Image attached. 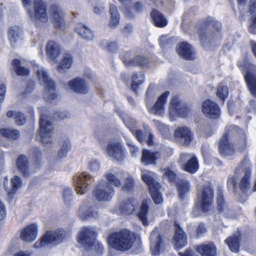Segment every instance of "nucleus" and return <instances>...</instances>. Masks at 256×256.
<instances>
[{
	"instance_id": "nucleus-31",
	"label": "nucleus",
	"mask_w": 256,
	"mask_h": 256,
	"mask_svg": "<svg viewBox=\"0 0 256 256\" xmlns=\"http://www.w3.org/2000/svg\"><path fill=\"white\" fill-rule=\"evenodd\" d=\"M11 186L9 188L7 186L8 179L7 177H5L4 181V186L8 194L14 195L16 193L17 190L20 188L22 185V180L20 178L17 176H13L11 180Z\"/></svg>"
},
{
	"instance_id": "nucleus-9",
	"label": "nucleus",
	"mask_w": 256,
	"mask_h": 256,
	"mask_svg": "<svg viewBox=\"0 0 256 256\" xmlns=\"http://www.w3.org/2000/svg\"><path fill=\"white\" fill-rule=\"evenodd\" d=\"M214 191L210 186H204L198 194V199L200 204L202 210L208 212L213 204Z\"/></svg>"
},
{
	"instance_id": "nucleus-17",
	"label": "nucleus",
	"mask_w": 256,
	"mask_h": 256,
	"mask_svg": "<svg viewBox=\"0 0 256 256\" xmlns=\"http://www.w3.org/2000/svg\"><path fill=\"white\" fill-rule=\"evenodd\" d=\"M46 52L48 60L55 64L61 54L62 47L58 42L50 40L46 44Z\"/></svg>"
},
{
	"instance_id": "nucleus-24",
	"label": "nucleus",
	"mask_w": 256,
	"mask_h": 256,
	"mask_svg": "<svg viewBox=\"0 0 256 256\" xmlns=\"http://www.w3.org/2000/svg\"><path fill=\"white\" fill-rule=\"evenodd\" d=\"M174 224L175 232L173 242L176 248L180 249L184 247L186 245V235L178 224L176 222Z\"/></svg>"
},
{
	"instance_id": "nucleus-29",
	"label": "nucleus",
	"mask_w": 256,
	"mask_h": 256,
	"mask_svg": "<svg viewBox=\"0 0 256 256\" xmlns=\"http://www.w3.org/2000/svg\"><path fill=\"white\" fill-rule=\"evenodd\" d=\"M23 32L22 28L18 26H13L10 27L8 36L12 45L16 46V44L22 39Z\"/></svg>"
},
{
	"instance_id": "nucleus-4",
	"label": "nucleus",
	"mask_w": 256,
	"mask_h": 256,
	"mask_svg": "<svg viewBox=\"0 0 256 256\" xmlns=\"http://www.w3.org/2000/svg\"><path fill=\"white\" fill-rule=\"evenodd\" d=\"M26 11L30 18L36 24H44L48 21V6L43 0H34L32 8H28Z\"/></svg>"
},
{
	"instance_id": "nucleus-27",
	"label": "nucleus",
	"mask_w": 256,
	"mask_h": 256,
	"mask_svg": "<svg viewBox=\"0 0 256 256\" xmlns=\"http://www.w3.org/2000/svg\"><path fill=\"white\" fill-rule=\"evenodd\" d=\"M178 54L183 58L190 60L195 58V52L192 46L187 42L179 44L177 49Z\"/></svg>"
},
{
	"instance_id": "nucleus-34",
	"label": "nucleus",
	"mask_w": 256,
	"mask_h": 256,
	"mask_svg": "<svg viewBox=\"0 0 256 256\" xmlns=\"http://www.w3.org/2000/svg\"><path fill=\"white\" fill-rule=\"evenodd\" d=\"M196 250L202 256H216V246L212 242L198 246Z\"/></svg>"
},
{
	"instance_id": "nucleus-42",
	"label": "nucleus",
	"mask_w": 256,
	"mask_h": 256,
	"mask_svg": "<svg viewBox=\"0 0 256 256\" xmlns=\"http://www.w3.org/2000/svg\"><path fill=\"white\" fill-rule=\"evenodd\" d=\"M176 186L179 196L182 199L190 191V183L186 180H180L176 182Z\"/></svg>"
},
{
	"instance_id": "nucleus-44",
	"label": "nucleus",
	"mask_w": 256,
	"mask_h": 256,
	"mask_svg": "<svg viewBox=\"0 0 256 256\" xmlns=\"http://www.w3.org/2000/svg\"><path fill=\"white\" fill-rule=\"evenodd\" d=\"M132 89L137 93L138 86L144 82V76L142 73H134L132 76Z\"/></svg>"
},
{
	"instance_id": "nucleus-57",
	"label": "nucleus",
	"mask_w": 256,
	"mask_h": 256,
	"mask_svg": "<svg viewBox=\"0 0 256 256\" xmlns=\"http://www.w3.org/2000/svg\"><path fill=\"white\" fill-rule=\"evenodd\" d=\"M72 190L70 188H66L62 192V198L66 204H68L72 200Z\"/></svg>"
},
{
	"instance_id": "nucleus-45",
	"label": "nucleus",
	"mask_w": 256,
	"mask_h": 256,
	"mask_svg": "<svg viewBox=\"0 0 256 256\" xmlns=\"http://www.w3.org/2000/svg\"><path fill=\"white\" fill-rule=\"evenodd\" d=\"M6 116L9 118L15 119L16 122L18 126L23 125L26 121L24 114L20 112L8 110L6 112Z\"/></svg>"
},
{
	"instance_id": "nucleus-23",
	"label": "nucleus",
	"mask_w": 256,
	"mask_h": 256,
	"mask_svg": "<svg viewBox=\"0 0 256 256\" xmlns=\"http://www.w3.org/2000/svg\"><path fill=\"white\" fill-rule=\"evenodd\" d=\"M37 235L38 225L36 224H32L21 230L20 238L24 242H31L36 240Z\"/></svg>"
},
{
	"instance_id": "nucleus-60",
	"label": "nucleus",
	"mask_w": 256,
	"mask_h": 256,
	"mask_svg": "<svg viewBox=\"0 0 256 256\" xmlns=\"http://www.w3.org/2000/svg\"><path fill=\"white\" fill-rule=\"evenodd\" d=\"M208 28L210 30L213 29L218 32L221 29V24L214 19L210 18L208 22Z\"/></svg>"
},
{
	"instance_id": "nucleus-41",
	"label": "nucleus",
	"mask_w": 256,
	"mask_h": 256,
	"mask_svg": "<svg viewBox=\"0 0 256 256\" xmlns=\"http://www.w3.org/2000/svg\"><path fill=\"white\" fill-rule=\"evenodd\" d=\"M149 201L148 200H145L142 202L140 211L138 214V218L144 226L148 225L147 214L148 212V203Z\"/></svg>"
},
{
	"instance_id": "nucleus-35",
	"label": "nucleus",
	"mask_w": 256,
	"mask_h": 256,
	"mask_svg": "<svg viewBox=\"0 0 256 256\" xmlns=\"http://www.w3.org/2000/svg\"><path fill=\"white\" fill-rule=\"evenodd\" d=\"M109 12L110 14L109 26L112 28H116L120 24V15L116 7L113 4H110Z\"/></svg>"
},
{
	"instance_id": "nucleus-51",
	"label": "nucleus",
	"mask_w": 256,
	"mask_h": 256,
	"mask_svg": "<svg viewBox=\"0 0 256 256\" xmlns=\"http://www.w3.org/2000/svg\"><path fill=\"white\" fill-rule=\"evenodd\" d=\"M71 149V144L68 140H63L60 144V148L58 152V156L60 158L66 157L68 151Z\"/></svg>"
},
{
	"instance_id": "nucleus-11",
	"label": "nucleus",
	"mask_w": 256,
	"mask_h": 256,
	"mask_svg": "<svg viewBox=\"0 0 256 256\" xmlns=\"http://www.w3.org/2000/svg\"><path fill=\"white\" fill-rule=\"evenodd\" d=\"M74 184L78 194H84L88 190L92 181V177L86 172L76 174L74 176Z\"/></svg>"
},
{
	"instance_id": "nucleus-30",
	"label": "nucleus",
	"mask_w": 256,
	"mask_h": 256,
	"mask_svg": "<svg viewBox=\"0 0 256 256\" xmlns=\"http://www.w3.org/2000/svg\"><path fill=\"white\" fill-rule=\"evenodd\" d=\"M78 215L82 220H86L92 218H96L98 214L96 208L83 204L78 210Z\"/></svg>"
},
{
	"instance_id": "nucleus-56",
	"label": "nucleus",
	"mask_w": 256,
	"mask_h": 256,
	"mask_svg": "<svg viewBox=\"0 0 256 256\" xmlns=\"http://www.w3.org/2000/svg\"><path fill=\"white\" fill-rule=\"evenodd\" d=\"M134 186V180L131 176H128L124 182L122 189L126 191L132 190Z\"/></svg>"
},
{
	"instance_id": "nucleus-2",
	"label": "nucleus",
	"mask_w": 256,
	"mask_h": 256,
	"mask_svg": "<svg viewBox=\"0 0 256 256\" xmlns=\"http://www.w3.org/2000/svg\"><path fill=\"white\" fill-rule=\"evenodd\" d=\"M252 166L248 158H244L235 168L234 174H230L227 178L228 189L234 192L238 188L242 192L250 188Z\"/></svg>"
},
{
	"instance_id": "nucleus-7",
	"label": "nucleus",
	"mask_w": 256,
	"mask_h": 256,
	"mask_svg": "<svg viewBox=\"0 0 256 256\" xmlns=\"http://www.w3.org/2000/svg\"><path fill=\"white\" fill-rule=\"evenodd\" d=\"M190 110V106L180 101L178 97L172 98L169 106V116L171 120H174L177 116L182 118L186 116Z\"/></svg>"
},
{
	"instance_id": "nucleus-12",
	"label": "nucleus",
	"mask_w": 256,
	"mask_h": 256,
	"mask_svg": "<svg viewBox=\"0 0 256 256\" xmlns=\"http://www.w3.org/2000/svg\"><path fill=\"white\" fill-rule=\"evenodd\" d=\"M113 186H109L105 180H101L96 186L94 194L98 201H109L114 195Z\"/></svg>"
},
{
	"instance_id": "nucleus-20",
	"label": "nucleus",
	"mask_w": 256,
	"mask_h": 256,
	"mask_svg": "<svg viewBox=\"0 0 256 256\" xmlns=\"http://www.w3.org/2000/svg\"><path fill=\"white\" fill-rule=\"evenodd\" d=\"M174 138L178 142L188 146L193 139V134L188 128L179 127L174 130Z\"/></svg>"
},
{
	"instance_id": "nucleus-15",
	"label": "nucleus",
	"mask_w": 256,
	"mask_h": 256,
	"mask_svg": "<svg viewBox=\"0 0 256 256\" xmlns=\"http://www.w3.org/2000/svg\"><path fill=\"white\" fill-rule=\"evenodd\" d=\"M170 92L166 91L160 96L154 106H150L148 100L146 101V106L148 112L156 116H162L164 113V104Z\"/></svg>"
},
{
	"instance_id": "nucleus-13",
	"label": "nucleus",
	"mask_w": 256,
	"mask_h": 256,
	"mask_svg": "<svg viewBox=\"0 0 256 256\" xmlns=\"http://www.w3.org/2000/svg\"><path fill=\"white\" fill-rule=\"evenodd\" d=\"M98 236L96 228L90 226H85L81 228L78 234L77 242L84 248L94 240Z\"/></svg>"
},
{
	"instance_id": "nucleus-14",
	"label": "nucleus",
	"mask_w": 256,
	"mask_h": 256,
	"mask_svg": "<svg viewBox=\"0 0 256 256\" xmlns=\"http://www.w3.org/2000/svg\"><path fill=\"white\" fill-rule=\"evenodd\" d=\"M50 18L56 28L64 29L65 27L64 12L58 6L54 4L50 6L49 10Z\"/></svg>"
},
{
	"instance_id": "nucleus-32",
	"label": "nucleus",
	"mask_w": 256,
	"mask_h": 256,
	"mask_svg": "<svg viewBox=\"0 0 256 256\" xmlns=\"http://www.w3.org/2000/svg\"><path fill=\"white\" fill-rule=\"evenodd\" d=\"M138 201L132 198L122 202L119 206V210L123 214H130L138 208Z\"/></svg>"
},
{
	"instance_id": "nucleus-38",
	"label": "nucleus",
	"mask_w": 256,
	"mask_h": 256,
	"mask_svg": "<svg viewBox=\"0 0 256 256\" xmlns=\"http://www.w3.org/2000/svg\"><path fill=\"white\" fill-rule=\"evenodd\" d=\"M75 30L78 35L87 40H91L94 38V36L92 31L82 23L76 24Z\"/></svg>"
},
{
	"instance_id": "nucleus-61",
	"label": "nucleus",
	"mask_w": 256,
	"mask_h": 256,
	"mask_svg": "<svg viewBox=\"0 0 256 256\" xmlns=\"http://www.w3.org/2000/svg\"><path fill=\"white\" fill-rule=\"evenodd\" d=\"M144 128L146 132L148 133V137L146 143L149 146H152L154 144V136L151 132V130L148 126L144 125Z\"/></svg>"
},
{
	"instance_id": "nucleus-52",
	"label": "nucleus",
	"mask_w": 256,
	"mask_h": 256,
	"mask_svg": "<svg viewBox=\"0 0 256 256\" xmlns=\"http://www.w3.org/2000/svg\"><path fill=\"white\" fill-rule=\"evenodd\" d=\"M228 93V88L222 84H220L217 88L216 95L223 102L227 97Z\"/></svg>"
},
{
	"instance_id": "nucleus-58",
	"label": "nucleus",
	"mask_w": 256,
	"mask_h": 256,
	"mask_svg": "<svg viewBox=\"0 0 256 256\" xmlns=\"http://www.w3.org/2000/svg\"><path fill=\"white\" fill-rule=\"evenodd\" d=\"M193 156V154L182 153L180 154V158L178 160V163L182 168L184 166L185 164L188 161V160Z\"/></svg>"
},
{
	"instance_id": "nucleus-59",
	"label": "nucleus",
	"mask_w": 256,
	"mask_h": 256,
	"mask_svg": "<svg viewBox=\"0 0 256 256\" xmlns=\"http://www.w3.org/2000/svg\"><path fill=\"white\" fill-rule=\"evenodd\" d=\"M164 176L172 182H174L176 178V174L168 168H164L163 170Z\"/></svg>"
},
{
	"instance_id": "nucleus-16",
	"label": "nucleus",
	"mask_w": 256,
	"mask_h": 256,
	"mask_svg": "<svg viewBox=\"0 0 256 256\" xmlns=\"http://www.w3.org/2000/svg\"><path fill=\"white\" fill-rule=\"evenodd\" d=\"M202 110L203 114L209 118L217 119L220 115V110L218 106L210 100L203 102Z\"/></svg>"
},
{
	"instance_id": "nucleus-53",
	"label": "nucleus",
	"mask_w": 256,
	"mask_h": 256,
	"mask_svg": "<svg viewBox=\"0 0 256 256\" xmlns=\"http://www.w3.org/2000/svg\"><path fill=\"white\" fill-rule=\"evenodd\" d=\"M88 167L92 172H97L100 168V164L98 160L92 159L88 162Z\"/></svg>"
},
{
	"instance_id": "nucleus-47",
	"label": "nucleus",
	"mask_w": 256,
	"mask_h": 256,
	"mask_svg": "<svg viewBox=\"0 0 256 256\" xmlns=\"http://www.w3.org/2000/svg\"><path fill=\"white\" fill-rule=\"evenodd\" d=\"M0 134L7 138L12 140H17L20 136L19 131L14 129L2 128L0 130Z\"/></svg>"
},
{
	"instance_id": "nucleus-55",
	"label": "nucleus",
	"mask_w": 256,
	"mask_h": 256,
	"mask_svg": "<svg viewBox=\"0 0 256 256\" xmlns=\"http://www.w3.org/2000/svg\"><path fill=\"white\" fill-rule=\"evenodd\" d=\"M101 44L102 46L106 45L108 50L111 52H114L118 50V45L116 42H107L106 40H102Z\"/></svg>"
},
{
	"instance_id": "nucleus-26",
	"label": "nucleus",
	"mask_w": 256,
	"mask_h": 256,
	"mask_svg": "<svg viewBox=\"0 0 256 256\" xmlns=\"http://www.w3.org/2000/svg\"><path fill=\"white\" fill-rule=\"evenodd\" d=\"M160 158L158 152L144 149L142 153L141 162L144 165H156V160Z\"/></svg>"
},
{
	"instance_id": "nucleus-21",
	"label": "nucleus",
	"mask_w": 256,
	"mask_h": 256,
	"mask_svg": "<svg viewBox=\"0 0 256 256\" xmlns=\"http://www.w3.org/2000/svg\"><path fill=\"white\" fill-rule=\"evenodd\" d=\"M84 256H102L104 253V248L102 243L96 240L84 247Z\"/></svg>"
},
{
	"instance_id": "nucleus-1",
	"label": "nucleus",
	"mask_w": 256,
	"mask_h": 256,
	"mask_svg": "<svg viewBox=\"0 0 256 256\" xmlns=\"http://www.w3.org/2000/svg\"><path fill=\"white\" fill-rule=\"evenodd\" d=\"M246 146L244 132L236 126H232L227 128L226 132L220 139L218 150L222 156L230 158L234 154L236 148L242 152Z\"/></svg>"
},
{
	"instance_id": "nucleus-3",
	"label": "nucleus",
	"mask_w": 256,
	"mask_h": 256,
	"mask_svg": "<svg viewBox=\"0 0 256 256\" xmlns=\"http://www.w3.org/2000/svg\"><path fill=\"white\" fill-rule=\"evenodd\" d=\"M135 240L134 234L127 229L112 232L107 238L108 244L115 250L120 252L131 249Z\"/></svg>"
},
{
	"instance_id": "nucleus-46",
	"label": "nucleus",
	"mask_w": 256,
	"mask_h": 256,
	"mask_svg": "<svg viewBox=\"0 0 256 256\" xmlns=\"http://www.w3.org/2000/svg\"><path fill=\"white\" fill-rule=\"evenodd\" d=\"M12 66L18 76H26L29 74V70L20 66V60L14 59L12 62Z\"/></svg>"
},
{
	"instance_id": "nucleus-6",
	"label": "nucleus",
	"mask_w": 256,
	"mask_h": 256,
	"mask_svg": "<svg viewBox=\"0 0 256 256\" xmlns=\"http://www.w3.org/2000/svg\"><path fill=\"white\" fill-rule=\"evenodd\" d=\"M34 69L36 70L40 84L45 88V96L49 100L54 99L56 96L55 86L52 80L49 77L47 71L44 68H39L37 65L34 66Z\"/></svg>"
},
{
	"instance_id": "nucleus-25",
	"label": "nucleus",
	"mask_w": 256,
	"mask_h": 256,
	"mask_svg": "<svg viewBox=\"0 0 256 256\" xmlns=\"http://www.w3.org/2000/svg\"><path fill=\"white\" fill-rule=\"evenodd\" d=\"M150 250L153 256H157L160 254L162 244V238L157 228H154L151 233L150 236Z\"/></svg>"
},
{
	"instance_id": "nucleus-39",
	"label": "nucleus",
	"mask_w": 256,
	"mask_h": 256,
	"mask_svg": "<svg viewBox=\"0 0 256 256\" xmlns=\"http://www.w3.org/2000/svg\"><path fill=\"white\" fill-rule=\"evenodd\" d=\"M240 236V232H237L232 236L224 240L226 244L228 245L232 252H237L238 251Z\"/></svg>"
},
{
	"instance_id": "nucleus-10",
	"label": "nucleus",
	"mask_w": 256,
	"mask_h": 256,
	"mask_svg": "<svg viewBox=\"0 0 256 256\" xmlns=\"http://www.w3.org/2000/svg\"><path fill=\"white\" fill-rule=\"evenodd\" d=\"M239 66L244 72V79L251 94L256 98V78L252 72H256V66L251 64L244 66L239 64Z\"/></svg>"
},
{
	"instance_id": "nucleus-49",
	"label": "nucleus",
	"mask_w": 256,
	"mask_h": 256,
	"mask_svg": "<svg viewBox=\"0 0 256 256\" xmlns=\"http://www.w3.org/2000/svg\"><path fill=\"white\" fill-rule=\"evenodd\" d=\"M105 176L106 179V182L105 181V182L106 184L112 186L120 187L122 185L121 182L116 176L110 172L106 174Z\"/></svg>"
},
{
	"instance_id": "nucleus-43",
	"label": "nucleus",
	"mask_w": 256,
	"mask_h": 256,
	"mask_svg": "<svg viewBox=\"0 0 256 256\" xmlns=\"http://www.w3.org/2000/svg\"><path fill=\"white\" fill-rule=\"evenodd\" d=\"M250 12L252 14V22L249 26L250 33L256 34V0H250Z\"/></svg>"
},
{
	"instance_id": "nucleus-33",
	"label": "nucleus",
	"mask_w": 256,
	"mask_h": 256,
	"mask_svg": "<svg viewBox=\"0 0 256 256\" xmlns=\"http://www.w3.org/2000/svg\"><path fill=\"white\" fill-rule=\"evenodd\" d=\"M150 16L155 26L158 28H164L168 24V22L166 18L156 10L153 9Z\"/></svg>"
},
{
	"instance_id": "nucleus-62",
	"label": "nucleus",
	"mask_w": 256,
	"mask_h": 256,
	"mask_svg": "<svg viewBox=\"0 0 256 256\" xmlns=\"http://www.w3.org/2000/svg\"><path fill=\"white\" fill-rule=\"evenodd\" d=\"M126 144L129 146L132 156H136L138 152V148L132 142L128 141Z\"/></svg>"
},
{
	"instance_id": "nucleus-50",
	"label": "nucleus",
	"mask_w": 256,
	"mask_h": 256,
	"mask_svg": "<svg viewBox=\"0 0 256 256\" xmlns=\"http://www.w3.org/2000/svg\"><path fill=\"white\" fill-rule=\"evenodd\" d=\"M161 186L157 188V186H150V189H149L152 198L156 204H160L163 201L162 194L159 192V190Z\"/></svg>"
},
{
	"instance_id": "nucleus-48",
	"label": "nucleus",
	"mask_w": 256,
	"mask_h": 256,
	"mask_svg": "<svg viewBox=\"0 0 256 256\" xmlns=\"http://www.w3.org/2000/svg\"><path fill=\"white\" fill-rule=\"evenodd\" d=\"M120 116L122 118L126 126L132 132H134V128H136V122L126 114H120Z\"/></svg>"
},
{
	"instance_id": "nucleus-28",
	"label": "nucleus",
	"mask_w": 256,
	"mask_h": 256,
	"mask_svg": "<svg viewBox=\"0 0 256 256\" xmlns=\"http://www.w3.org/2000/svg\"><path fill=\"white\" fill-rule=\"evenodd\" d=\"M73 63V56L69 52H64L58 62L57 70L60 73H64L70 68Z\"/></svg>"
},
{
	"instance_id": "nucleus-54",
	"label": "nucleus",
	"mask_w": 256,
	"mask_h": 256,
	"mask_svg": "<svg viewBox=\"0 0 256 256\" xmlns=\"http://www.w3.org/2000/svg\"><path fill=\"white\" fill-rule=\"evenodd\" d=\"M217 202L218 210L220 212H224L227 206L224 202L223 193L221 191H218V193Z\"/></svg>"
},
{
	"instance_id": "nucleus-18",
	"label": "nucleus",
	"mask_w": 256,
	"mask_h": 256,
	"mask_svg": "<svg viewBox=\"0 0 256 256\" xmlns=\"http://www.w3.org/2000/svg\"><path fill=\"white\" fill-rule=\"evenodd\" d=\"M108 156L118 161H122L124 158V150L122 144L118 142H110L106 147Z\"/></svg>"
},
{
	"instance_id": "nucleus-37",
	"label": "nucleus",
	"mask_w": 256,
	"mask_h": 256,
	"mask_svg": "<svg viewBox=\"0 0 256 256\" xmlns=\"http://www.w3.org/2000/svg\"><path fill=\"white\" fill-rule=\"evenodd\" d=\"M142 178L148 186L149 189L150 186L160 188V184L154 180L156 174L150 171L142 170Z\"/></svg>"
},
{
	"instance_id": "nucleus-64",
	"label": "nucleus",
	"mask_w": 256,
	"mask_h": 256,
	"mask_svg": "<svg viewBox=\"0 0 256 256\" xmlns=\"http://www.w3.org/2000/svg\"><path fill=\"white\" fill-rule=\"evenodd\" d=\"M206 232V228L204 224H200L196 230V235L200 237Z\"/></svg>"
},
{
	"instance_id": "nucleus-22",
	"label": "nucleus",
	"mask_w": 256,
	"mask_h": 256,
	"mask_svg": "<svg viewBox=\"0 0 256 256\" xmlns=\"http://www.w3.org/2000/svg\"><path fill=\"white\" fill-rule=\"evenodd\" d=\"M68 85L71 90L76 93L86 94L89 88L88 82L83 78L77 77L70 81Z\"/></svg>"
},
{
	"instance_id": "nucleus-40",
	"label": "nucleus",
	"mask_w": 256,
	"mask_h": 256,
	"mask_svg": "<svg viewBox=\"0 0 256 256\" xmlns=\"http://www.w3.org/2000/svg\"><path fill=\"white\" fill-rule=\"evenodd\" d=\"M198 168V160L195 156L193 154L185 164L182 169L190 174H194L196 172Z\"/></svg>"
},
{
	"instance_id": "nucleus-36",
	"label": "nucleus",
	"mask_w": 256,
	"mask_h": 256,
	"mask_svg": "<svg viewBox=\"0 0 256 256\" xmlns=\"http://www.w3.org/2000/svg\"><path fill=\"white\" fill-rule=\"evenodd\" d=\"M16 166L18 170L24 176H28L30 174L29 163L28 158L24 155L20 156L16 160Z\"/></svg>"
},
{
	"instance_id": "nucleus-63",
	"label": "nucleus",
	"mask_w": 256,
	"mask_h": 256,
	"mask_svg": "<svg viewBox=\"0 0 256 256\" xmlns=\"http://www.w3.org/2000/svg\"><path fill=\"white\" fill-rule=\"evenodd\" d=\"M154 122L158 130L160 132H164L168 130V128L167 126L164 124L163 123H162L158 120H154Z\"/></svg>"
},
{
	"instance_id": "nucleus-8",
	"label": "nucleus",
	"mask_w": 256,
	"mask_h": 256,
	"mask_svg": "<svg viewBox=\"0 0 256 256\" xmlns=\"http://www.w3.org/2000/svg\"><path fill=\"white\" fill-rule=\"evenodd\" d=\"M52 134V123L49 120V118L46 114L41 115L39 134L42 142L45 144L51 143Z\"/></svg>"
},
{
	"instance_id": "nucleus-5",
	"label": "nucleus",
	"mask_w": 256,
	"mask_h": 256,
	"mask_svg": "<svg viewBox=\"0 0 256 256\" xmlns=\"http://www.w3.org/2000/svg\"><path fill=\"white\" fill-rule=\"evenodd\" d=\"M65 236V232L62 230L48 231L33 246L35 248H40L47 246H55L62 242Z\"/></svg>"
},
{
	"instance_id": "nucleus-19",
	"label": "nucleus",
	"mask_w": 256,
	"mask_h": 256,
	"mask_svg": "<svg viewBox=\"0 0 256 256\" xmlns=\"http://www.w3.org/2000/svg\"><path fill=\"white\" fill-rule=\"evenodd\" d=\"M132 54L130 52H126L122 58V60L127 67L138 66L142 67L148 66L149 60L146 57L142 56H138L132 58Z\"/></svg>"
}]
</instances>
